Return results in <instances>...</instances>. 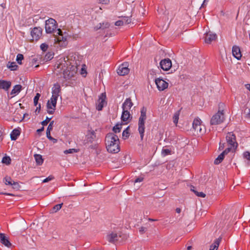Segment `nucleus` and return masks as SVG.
<instances>
[{"instance_id": "51", "label": "nucleus", "mask_w": 250, "mask_h": 250, "mask_svg": "<svg viewBox=\"0 0 250 250\" xmlns=\"http://www.w3.org/2000/svg\"><path fill=\"white\" fill-rule=\"evenodd\" d=\"M51 118L46 117L45 120L42 122V125L43 126L46 125L50 121Z\"/></svg>"}, {"instance_id": "6", "label": "nucleus", "mask_w": 250, "mask_h": 250, "mask_svg": "<svg viewBox=\"0 0 250 250\" xmlns=\"http://www.w3.org/2000/svg\"><path fill=\"white\" fill-rule=\"evenodd\" d=\"M224 119V114L223 111H219L212 117L210 123L211 125H217L223 123Z\"/></svg>"}, {"instance_id": "20", "label": "nucleus", "mask_w": 250, "mask_h": 250, "mask_svg": "<svg viewBox=\"0 0 250 250\" xmlns=\"http://www.w3.org/2000/svg\"><path fill=\"white\" fill-rule=\"evenodd\" d=\"M229 152V148H226L225 150L223 151L222 153H221L217 158L214 160V163L215 165L219 164L224 159V156L226 154H227Z\"/></svg>"}, {"instance_id": "4", "label": "nucleus", "mask_w": 250, "mask_h": 250, "mask_svg": "<svg viewBox=\"0 0 250 250\" xmlns=\"http://www.w3.org/2000/svg\"><path fill=\"white\" fill-rule=\"evenodd\" d=\"M140 113L141 114L138 121V131L140 135L141 140H143L145 129V123L146 119V108L143 106L141 109Z\"/></svg>"}, {"instance_id": "58", "label": "nucleus", "mask_w": 250, "mask_h": 250, "mask_svg": "<svg viewBox=\"0 0 250 250\" xmlns=\"http://www.w3.org/2000/svg\"><path fill=\"white\" fill-rule=\"evenodd\" d=\"M145 228H144V227H141L140 229V232L143 233L145 231Z\"/></svg>"}, {"instance_id": "63", "label": "nucleus", "mask_w": 250, "mask_h": 250, "mask_svg": "<svg viewBox=\"0 0 250 250\" xmlns=\"http://www.w3.org/2000/svg\"><path fill=\"white\" fill-rule=\"evenodd\" d=\"M3 194H5V195H10V196H13V195L12 194H11V193H3Z\"/></svg>"}, {"instance_id": "57", "label": "nucleus", "mask_w": 250, "mask_h": 250, "mask_svg": "<svg viewBox=\"0 0 250 250\" xmlns=\"http://www.w3.org/2000/svg\"><path fill=\"white\" fill-rule=\"evenodd\" d=\"M224 148V144H222V145H221V144H220L219 149L223 150Z\"/></svg>"}, {"instance_id": "27", "label": "nucleus", "mask_w": 250, "mask_h": 250, "mask_svg": "<svg viewBox=\"0 0 250 250\" xmlns=\"http://www.w3.org/2000/svg\"><path fill=\"white\" fill-rule=\"evenodd\" d=\"M20 135V131L18 129H14L10 134V137L12 140H16Z\"/></svg>"}, {"instance_id": "49", "label": "nucleus", "mask_w": 250, "mask_h": 250, "mask_svg": "<svg viewBox=\"0 0 250 250\" xmlns=\"http://www.w3.org/2000/svg\"><path fill=\"white\" fill-rule=\"evenodd\" d=\"M244 157L248 160H250V152L249 151H246L243 154Z\"/></svg>"}, {"instance_id": "12", "label": "nucleus", "mask_w": 250, "mask_h": 250, "mask_svg": "<svg viewBox=\"0 0 250 250\" xmlns=\"http://www.w3.org/2000/svg\"><path fill=\"white\" fill-rule=\"evenodd\" d=\"M217 36L215 33L209 31L205 35V42L207 43H211L212 42L216 41Z\"/></svg>"}, {"instance_id": "29", "label": "nucleus", "mask_w": 250, "mask_h": 250, "mask_svg": "<svg viewBox=\"0 0 250 250\" xmlns=\"http://www.w3.org/2000/svg\"><path fill=\"white\" fill-rule=\"evenodd\" d=\"M7 67L12 71H14L17 69L18 66L16 64L15 62H8L7 64Z\"/></svg>"}, {"instance_id": "11", "label": "nucleus", "mask_w": 250, "mask_h": 250, "mask_svg": "<svg viewBox=\"0 0 250 250\" xmlns=\"http://www.w3.org/2000/svg\"><path fill=\"white\" fill-rule=\"evenodd\" d=\"M155 84L157 85V87L160 91L164 90L165 89L167 88L168 87V83L165 81L164 80L157 78L155 79Z\"/></svg>"}, {"instance_id": "26", "label": "nucleus", "mask_w": 250, "mask_h": 250, "mask_svg": "<svg viewBox=\"0 0 250 250\" xmlns=\"http://www.w3.org/2000/svg\"><path fill=\"white\" fill-rule=\"evenodd\" d=\"M46 106L48 113L49 114H53L56 109V105L48 101Z\"/></svg>"}, {"instance_id": "54", "label": "nucleus", "mask_w": 250, "mask_h": 250, "mask_svg": "<svg viewBox=\"0 0 250 250\" xmlns=\"http://www.w3.org/2000/svg\"><path fill=\"white\" fill-rule=\"evenodd\" d=\"M143 179H144V178L142 177H139V178H136L134 182L135 183L141 182L143 181Z\"/></svg>"}, {"instance_id": "35", "label": "nucleus", "mask_w": 250, "mask_h": 250, "mask_svg": "<svg viewBox=\"0 0 250 250\" xmlns=\"http://www.w3.org/2000/svg\"><path fill=\"white\" fill-rule=\"evenodd\" d=\"M171 149L166 148L165 147H163L162 150V155L163 156H166L168 155L171 154Z\"/></svg>"}, {"instance_id": "18", "label": "nucleus", "mask_w": 250, "mask_h": 250, "mask_svg": "<svg viewBox=\"0 0 250 250\" xmlns=\"http://www.w3.org/2000/svg\"><path fill=\"white\" fill-rule=\"evenodd\" d=\"M133 105V104L130 98L126 99L122 105L123 110H129Z\"/></svg>"}, {"instance_id": "55", "label": "nucleus", "mask_w": 250, "mask_h": 250, "mask_svg": "<svg viewBox=\"0 0 250 250\" xmlns=\"http://www.w3.org/2000/svg\"><path fill=\"white\" fill-rule=\"evenodd\" d=\"M2 134H3V133L1 131V130L0 129V142L2 141L3 140Z\"/></svg>"}, {"instance_id": "2", "label": "nucleus", "mask_w": 250, "mask_h": 250, "mask_svg": "<svg viewBox=\"0 0 250 250\" xmlns=\"http://www.w3.org/2000/svg\"><path fill=\"white\" fill-rule=\"evenodd\" d=\"M70 62L68 61V57L60 58L56 62L55 70L59 73H62L63 78L69 80L74 77L76 73L75 68L72 69V67H70Z\"/></svg>"}, {"instance_id": "52", "label": "nucleus", "mask_w": 250, "mask_h": 250, "mask_svg": "<svg viewBox=\"0 0 250 250\" xmlns=\"http://www.w3.org/2000/svg\"><path fill=\"white\" fill-rule=\"evenodd\" d=\"M115 25L116 26H122V25H124V24L123 23V21H121L120 20H118L117 21H116L115 23Z\"/></svg>"}, {"instance_id": "40", "label": "nucleus", "mask_w": 250, "mask_h": 250, "mask_svg": "<svg viewBox=\"0 0 250 250\" xmlns=\"http://www.w3.org/2000/svg\"><path fill=\"white\" fill-rule=\"evenodd\" d=\"M50 132L51 131L46 130V136L48 139L52 141L53 143H55L57 142V140L51 137Z\"/></svg>"}, {"instance_id": "30", "label": "nucleus", "mask_w": 250, "mask_h": 250, "mask_svg": "<svg viewBox=\"0 0 250 250\" xmlns=\"http://www.w3.org/2000/svg\"><path fill=\"white\" fill-rule=\"evenodd\" d=\"M244 114L247 118L250 119V103H248L246 105Z\"/></svg>"}, {"instance_id": "9", "label": "nucleus", "mask_w": 250, "mask_h": 250, "mask_svg": "<svg viewBox=\"0 0 250 250\" xmlns=\"http://www.w3.org/2000/svg\"><path fill=\"white\" fill-rule=\"evenodd\" d=\"M128 67V62H125L123 63L119 66L117 70V73L120 76H124L127 74L129 72V69Z\"/></svg>"}, {"instance_id": "14", "label": "nucleus", "mask_w": 250, "mask_h": 250, "mask_svg": "<svg viewBox=\"0 0 250 250\" xmlns=\"http://www.w3.org/2000/svg\"><path fill=\"white\" fill-rule=\"evenodd\" d=\"M0 242L7 248H10L12 246L8 237L4 233H0Z\"/></svg>"}, {"instance_id": "46", "label": "nucleus", "mask_w": 250, "mask_h": 250, "mask_svg": "<svg viewBox=\"0 0 250 250\" xmlns=\"http://www.w3.org/2000/svg\"><path fill=\"white\" fill-rule=\"evenodd\" d=\"M58 98L57 97L51 96L50 99L48 101L56 105Z\"/></svg>"}, {"instance_id": "8", "label": "nucleus", "mask_w": 250, "mask_h": 250, "mask_svg": "<svg viewBox=\"0 0 250 250\" xmlns=\"http://www.w3.org/2000/svg\"><path fill=\"white\" fill-rule=\"evenodd\" d=\"M42 29L40 27H35L31 31L32 41H37L42 36Z\"/></svg>"}, {"instance_id": "42", "label": "nucleus", "mask_w": 250, "mask_h": 250, "mask_svg": "<svg viewBox=\"0 0 250 250\" xmlns=\"http://www.w3.org/2000/svg\"><path fill=\"white\" fill-rule=\"evenodd\" d=\"M41 96V95L38 93L36 94V96H35L34 98V104L35 106H37L38 104V101L39 100V98Z\"/></svg>"}, {"instance_id": "21", "label": "nucleus", "mask_w": 250, "mask_h": 250, "mask_svg": "<svg viewBox=\"0 0 250 250\" xmlns=\"http://www.w3.org/2000/svg\"><path fill=\"white\" fill-rule=\"evenodd\" d=\"M232 53L233 56L237 60L241 58L242 54L240 48L237 46H233L232 49Z\"/></svg>"}, {"instance_id": "47", "label": "nucleus", "mask_w": 250, "mask_h": 250, "mask_svg": "<svg viewBox=\"0 0 250 250\" xmlns=\"http://www.w3.org/2000/svg\"><path fill=\"white\" fill-rule=\"evenodd\" d=\"M54 179V177L52 175H50L48 177H47L46 178L44 179L42 182L43 183H47L50 181H51L52 180H53Z\"/></svg>"}, {"instance_id": "38", "label": "nucleus", "mask_w": 250, "mask_h": 250, "mask_svg": "<svg viewBox=\"0 0 250 250\" xmlns=\"http://www.w3.org/2000/svg\"><path fill=\"white\" fill-rule=\"evenodd\" d=\"M63 203L57 204L54 206L52 208V212H56L57 211L59 210L62 207Z\"/></svg>"}, {"instance_id": "43", "label": "nucleus", "mask_w": 250, "mask_h": 250, "mask_svg": "<svg viewBox=\"0 0 250 250\" xmlns=\"http://www.w3.org/2000/svg\"><path fill=\"white\" fill-rule=\"evenodd\" d=\"M40 48L42 51L45 52L48 48V45L45 43H43L41 44Z\"/></svg>"}, {"instance_id": "41", "label": "nucleus", "mask_w": 250, "mask_h": 250, "mask_svg": "<svg viewBox=\"0 0 250 250\" xmlns=\"http://www.w3.org/2000/svg\"><path fill=\"white\" fill-rule=\"evenodd\" d=\"M192 191L195 194V195L198 197L204 198L206 197V194L203 192H198L194 189H192Z\"/></svg>"}, {"instance_id": "28", "label": "nucleus", "mask_w": 250, "mask_h": 250, "mask_svg": "<svg viewBox=\"0 0 250 250\" xmlns=\"http://www.w3.org/2000/svg\"><path fill=\"white\" fill-rule=\"evenodd\" d=\"M34 158L38 165H42L43 162L42 156L40 154H35Z\"/></svg>"}, {"instance_id": "62", "label": "nucleus", "mask_w": 250, "mask_h": 250, "mask_svg": "<svg viewBox=\"0 0 250 250\" xmlns=\"http://www.w3.org/2000/svg\"><path fill=\"white\" fill-rule=\"evenodd\" d=\"M191 249H192V247H191V246H188V248H187V250H191Z\"/></svg>"}, {"instance_id": "64", "label": "nucleus", "mask_w": 250, "mask_h": 250, "mask_svg": "<svg viewBox=\"0 0 250 250\" xmlns=\"http://www.w3.org/2000/svg\"><path fill=\"white\" fill-rule=\"evenodd\" d=\"M149 220L150 221H155V220L152 219H150V218L149 219Z\"/></svg>"}, {"instance_id": "39", "label": "nucleus", "mask_w": 250, "mask_h": 250, "mask_svg": "<svg viewBox=\"0 0 250 250\" xmlns=\"http://www.w3.org/2000/svg\"><path fill=\"white\" fill-rule=\"evenodd\" d=\"M23 55L21 54H18L17 56L16 61L20 64L22 63L21 61L23 60Z\"/></svg>"}, {"instance_id": "25", "label": "nucleus", "mask_w": 250, "mask_h": 250, "mask_svg": "<svg viewBox=\"0 0 250 250\" xmlns=\"http://www.w3.org/2000/svg\"><path fill=\"white\" fill-rule=\"evenodd\" d=\"M222 238L219 237L216 239L213 244H212L209 248V250H217L221 242Z\"/></svg>"}, {"instance_id": "10", "label": "nucleus", "mask_w": 250, "mask_h": 250, "mask_svg": "<svg viewBox=\"0 0 250 250\" xmlns=\"http://www.w3.org/2000/svg\"><path fill=\"white\" fill-rule=\"evenodd\" d=\"M106 95L105 93H102L99 96V99L97 101L96 109L101 111L102 110L104 105L106 104L105 101Z\"/></svg>"}, {"instance_id": "33", "label": "nucleus", "mask_w": 250, "mask_h": 250, "mask_svg": "<svg viewBox=\"0 0 250 250\" xmlns=\"http://www.w3.org/2000/svg\"><path fill=\"white\" fill-rule=\"evenodd\" d=\"M179 115H180V111H178L176 112H175L173 115V123H174V124L175 125H177V124L178 122Z\"/></svg>"}, {"instance_id": "5", "label": "nucleus", "mask_w": 250, "mask_h": 250, "mask_svg": "<svg viewBox=\"0 0 250 250\" xmlns=\"http://www.w3.org/2000/svg\"><path fill=\"white\" fill-rule=\"evenodd\" d=\"M226 139L228 146L227 148H229V152L237 148L238 144L236 142V136L232 132H228L227 134Z\"/></svg>"}, {"instance_id": "34", "label": "nucleus", "mask_w": 250, "mask_h": 250, "mask_svg": "<svg viewBox=\"0 0 250 250\" xmlns=\"http://www.w3.org/2000/svg\"><path fill=\"white\" fill-rule=\"evenodd\" d=\"M122 124H117L115 126H114L113 128V131H114V134L119 133L121 131L122 129Z\"/></svg>"}, {"instance_id": "36", "label": "nucleus", "mask_w": 250, "mask_h": 250, "mask_svg": "<svg viewBox=\"0 0 250 250\" xmlns=\"http://www.w3.org/2000/svg\"><path fill=\"white\" fill-rule=\"evenodd\" d=\"M129 127H127L125 130H124L123 132L122 135L123 138L124 139H126L129 136V132L128 131Z\"/></svg>"}, {"instance_id": "53", "label": "nucleus", "mask_w": 250, "mask_h": 250, "mask_svg": "<svg viewBox=\"0 0 250 250\" xmlns=\"http://www.w3.org/2000/svg\"><path fill=\"white\" fill-rule=\"evenodd\" d=\"M100 3L103 4H108L109 2V0H100Z\"/></svg>"}, {"instance_id": "61", "label": "nucleus", "mask_w": 250, "mask_h": 250, "mask_svg": "<svg viewBox=\"0 0 250 250\" xmlns=\"http://www.w3.org/2000/svg\"><path fill=\"white\" fill-rule=\"evenodd\" d=\"M246 87L250 91V84H248L246 85Z\"/></svg>"}, {"instance_id": "17", "label": "nucleus", "mask_w": 250, "mask_h": 250, "mask_svg": "<svg viewBox=\"0 0 250 250\" xmlns=\"http://www.w3.org/2000/svg\"><path fill=\"white\" fill-rule=\"evenodd\" d=\"M61 88L59 83H56L52 88V96L58 98L61 93Z\"/></svg>"}, {"instance_id": "22", "label": "nucleus", "mask_w": 250, "mask_h": 250, "mask_svg": "<svg viewBox=\"0 0 250 250\" xmlns=\"http://www.w3.org/2000/svg\"><path fill=\"white\" fill-rule=\"evenodd\" d=\"M4 182L7 185L13 186L14 188H18L19 187V184L17 182H14L10 177H5Z\"/></svg>"}, {"instance_id": "1", "label": "nucleus", "mask_w": 250, "mask_h": 250, "mask_svg": "<svg viewBox=\"0 0 250 250\" xmlns=\"http://www.w3.org/2000/svg\"><path fill=\"white\" fill-rule=\"evenodd\" d=\"M58 23L52 18L45 21V29L48 34L55 33L54 45L57 47H65L67 44L68 35L66 32L63 33L60 29H57Z\"/></svg>"}, {"instance_id": "24", "label": "nucleus", "mask_w": 250, "mask_h": 250, "mask_svg": "<svg viewBox=\"0 0 250 250\" xmlns=\"http://www.w3.org/2000/svg\"><path fill=\"white\" fill-rule=\"evenodd\" d=\"M22 90V86L21 84H17L13 87L10 94L14 97L18 95Z\"/></svg>"}, {"instance_id": "32", "label": "nucleus", "mask_w": 250, "mask_h": 250, "mask_svg": "<svg viewBox=\"0 0 250 250\" xmlns=\"http://www.w3.org/2000/svg\"><path fill=\"white\" fill-rule=\"evenodd\" d=\"M121 21H123V23L124 25L128 24L131 22V18L128 17H122Z\"/></svg>"}, {"instance_id": "23", "label": "nucleus", "mask_w": 250, "mask_h": 250, "mask_svg": "<svg viewBox=\"0 0 250 250\" xmlns=\"http://www.w3.org/2000/svg\"><path fill=\"white\" fill-rule=\"evenodd\" d=\"M119 237V236L117 234V233L112 232L107 235V239L109 242L111 243H115L118 241Z\"/></svg>"}, {"instance_id": "13", "label": "nucleus", "mask_w": 250, "mask_h": 250, "mask_svg": "<svg viewBox=\"0 0 250 250\" xmlns=\"http://www.w3.org/2000/svg\"><path fill=\"white\" fill-rule=\"evenodd\" d=\"M160 65L163 70L167 71L171 67L172 62L169 59H165L160 62Z\"/></svg>"}, {"instance_id": "59", "label": "nucleus", "mask_w": 250, "mask_h": 250, "mask_svg": "<svg viewBox=\"0 0 250 250\" xmlns=\"http://www.w3.org/2000/svg\"><path fill=\"white\" fill-rule=\"evenodd\" d=\"M176 212H177V213H180V212H181V209L180 208H177L176 209Z\"/></svg>"}, {"instance_id": "15", "label": "nucleus", "mask_w": 250, "mask_h": 250, "mask_svg": "<svg viewBox=\"0 0 250 250\" xmlns=\"http://www.w3.org/2000/svg\"><path fill=\"white\" fill-rule=\"evenodd\" d=\"M132 118V116L130 114L129 110H123L121 120L122 121L125 122V124L129 122Z\"/></svg>"}, {"instance_id": "16", "label": "nucleus", "mask_w": 250, "mask_h": 250, "mask_svg": "<svg viewBox=\"0 0 250 250\" xmlns=\"http://www.w3.org/2000/svg\"><path fill=\"white\" fill-rule=\"evenodd\" d=\"M96 138V133L93 130H88L86 135V140L87 143H92Z\"/></svg>"}, {"instance_id": "37", "label": "nucleus", "mask_w": 250, "mask_h": 250, "mask_svg": "<svg viewBox=\"0 0 250 250\" xmlns=\"http://www.w3.org/2000/svg\"><path fill=\"white\" fill-rule=\"evenodd\" d=\"M110 26V24L108 22H105V23H103L102 24V23H100V26L99 27H97V29H101V28H102V29H104V28H107L109 27Z\"/></svg>"}, {"instance_id": "19", "label": "nucleus", "mask_w": 250, "mask_h": 250, "mask_svg": "<svg viewBox=\"0 0 250 250\" xmlns=\"http://www.w3.org/2000/svg\"><path fill=\"white\" fill-rule=\"evenodd\" d=\"M11 82L5 80H0V89H3L5 91H8L11 87Z\"/></svg>"}, {"instance_id": "31", "label": "nucleus", "mask_w": 250, "mask_h": 250, "mask_svg": "<svg viewBox=\"0 0 250 250\" xmlns=\"http://www.w3.org/2000/svg\"><path fill=\"white\" fill-rule=\"evenodd\" d=\"M54 57V53L51 52L47 53L44 57L43 60L45 62L50 61Z\"/></svg>"}, {"instance_id": "7", "label": "nucleus", "mask_w": 250, "mask_h": 250, "mask_svg": "<svg viewBox=\"0 0 250 250\" xmlns=\"http://www.w3.org/2000/svg\"><path fill=\"white\" fill-rule=\"evenodd\" d=\"M202 121L199 118L194 119L192 123V127L194 131L197 133L202 134L204 133L205 131L203 130L202 127H204V125H202Z\"/></svg>"}, {"instance_id": "44", "label": "nucleus", "mask_w": 250, "mask_h": 250, "mask_svg": "<svg viewBox=\"0 0 250 250\" xmlns=\"http://www.w3.org/2000/svg\"><path fill=\"white\" fill-rule=\"evenodd\" d=\"M87 74L86 69L85 68V65H83L81 69V74L83 75V77H86Z\"/></svg>"}, {"instance_id": "60", "label": "nucleus", "mask_w": 250, "mask_h": 250, "mask_svg": "<svg viewBox=\"0 0 250 250\" xmlns=\"http://www.w3.org/2000/svg\"><path fill=\"white\" fill-rule=\"evenodd\" d=\"M44 129V127H42L41 129H39L37 130V131L40 132H41L42 131H43Z\"/></svg>"}, {"instance_id": "50", "label": "nucleus", "mask_w": 250, "mask_h": 250, "mask_svg": "<svg viewBox=\"0 0 250 250\" xmlns=\"http://www.w3.org/2000/svg\"><path fill=\"white\" fill-rule=\"evenodd\" d=\"M76 152H77V151L75 149L72 148V149H69L67 150H65L64 151V153L65 154H68V153H73Z\"/></svg>"}, {"instance_id": "45", "label": "nucleus", "mask_w": 250, "mask_h": 250, "mask_svg": "<svg viewBox=\"0 0 250 250\" xmlns=\"http://www.w3.org/2000/svg\"><path fill=\"white\" fill-rule=\"evenodd\" d=\"M11 162V159L9 157H4L2 158V162L6 164H9Z\"/></svg>"}, {"instance_id": "48", "label": "nucleus", "mask_w": 250, "mask_h": 250, "mask_svg": "<svg viewBox=\"0 0 250 250\" xmlns=\"http://www.w3.org/2000/svg\"><path fill=\"white\" fill-rule=\"evenodd\" d=\"M54 121H51L50 122L48 127H47V128L46 130L51 131L53 129V125H54Z\"/></svg>"}, {"instance_id": "56", "label": "nucleus", "mask_w": 250, "mask_h": 250, "mask_svg": "<svg viewBox=\"0 0 250 250\" xmlns=\"http://www.w3.org/2000/svg\"><path fill=\"white\" fill-rule=\"evenodd\" d=\"M40 109H41V104H39L38 106H37V109L36 110V112L38 111V113L40 112Z\"/></svg>"}, {"instance_id": "3", "label": "nucleus", "mask_w": 250, "mask_h": 250, "mask_svg": "<svg viewBox=\"0 0 250 250\" xmlns=\"http://www.w3.org/2000/svg\"><path fill=\"white\" fill-rule=\"evenodd\" d=\"M105 144L107 151L117 153L120 150V141L118 136L113 133H109L105 138Z\"/></svg>"}]
</instances>
